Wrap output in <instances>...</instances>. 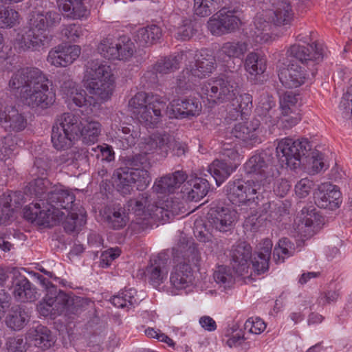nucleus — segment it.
Returning a JSON list of instances; mask_svg holds the SVG:
<instances>
[{
    "mask_svg": "<svg viewBox=\"0 0 352 352\" xmlns=\"http://www.w3.org/2000/svg\"><path fill=\"white\" fill-rule=\"evenodd\" d=\"M235 169V165L231 162H225V159L215 160L209 165L208 171L220 186Z\"/></svg>",
    "mask_w": 352,
    "mask_h": 352,
    "instance_id": "40",
    "label": "nucleus"
},
{
    "mask_svg": "<svg viewBox=\"0 0 352 352\" xmlns=\"http://www.w3.org/2000/svg\"><path fill=\"white\" fill-rule=\"evenodd\" d=\"M20 192H5L0 195V224L6 223L12 217L14 209L21 206Z\"/></svg>",
    "mask_w": 352,
    "mask_h": 352,
    "instance_id": "28",
    "label": "nucleus"
},
{
    "mask_svg": "<svg viewBox=\"0 0 352 352\" xmlns=\"http://www.w3.org/2000/svg\"><path fill=\"white\" fill-rule=\"evenodd\" d=\"M272 8L266 14L277 26L290 25L294 12L289 0H270Z\"/></svg>",
    "mask_w": 352,
    "mask_h": 352,
    "instance_id": "22",
    "label": "nucleus"
},
{
    "mask_svg": "<svg viewBox=\"0 0 352 352\" xmlns=\"http://www.w3.org/2000/svg\"><path fill=\"white\" fill-rule=\"evenodd\" d=\"M79 213L69 210L68 215L63 223V227L67 232H73L80 230L86 223V212L84 209H79Z\"/></svg>",
    "mask_w": 352,
    "mask_h": 352,
    "instance_id": "50",
    "label": "nucleus"
},
{
    "mask_svg": "<svg viewBox=\"0 0 352 352\" xmlns=\"http://www.w3.org/2000/svg\"><path fill=\"white\" fill-rule=\"evenodd\" d=\"M275 106V101L272 96L267 94H263L261 96L256 111L258 116L266 124H273L276 121Z\"/></svg>",
    "mask_w": 352,
    "mask_h": 352,
    "instance_id": "41",
    "label": "nucleus"
},
{
    "mask_svg": "<svg viewBox=\"0 0 352 352\" xmlns=\"http://www.w3.org/2000/svg\"><path fill=\"white\" fill-rule=\"evenodd\" d=\"M239 76L234 74L232 76H224L204 82L200 87V94L209 102L223 103L238 94Z\"/></svg>",
    "mask_w": 352,
    "mask_h": 352,
    "instance_id": "6",
    "label": "nucleus"
},
{
    "mask_svg": "<svg viewBox=\"0 0 352 352\" xmlns=\"http://www.w3.org/2000/svg\"><path fill=\"white\" fill-rule=\"evenodd\" d=\"M178 199L166 198L159 205L155 202L154 219L167 221L182 212L184 206Z\"/></svg>",
    "mask_w": 352,
    "mask_h": 352,
    "instance_id": "30",
    "label": "nucleus"
},
{
    "mask_svg": "<svg viewBox=\"0 0 352 352\" xmlns=\"http://www.w3.org/2000/svg\"><path fill=\"white\" fill-rule=\"evenodd\" d=\"M245 171L254 179L270 186L279 172L273 164V157L267 151H261L252 155L244 164Z\"/></svg>",
    "mask_w": 352,
    "mask_h": 352,
    "instance_id": "8",
    "label": "nucleus"
},
{
    "mask_svg": "<svg viewBox=\"0 0 352 352\" xmlns=\"http://www.w3.org/2000/svg\"><path fill=\"white\" fill-rule=\"evenodd\" d=\"M51 140L56 150H65L69 148L74 141L56 122L52 129Z\"/></svg>",
    "mask_w": 352,
    "mask_h": 352,
    "instance_id": "48",
    "label": "nucleus"
},
{
    "mask_svg": "<svg viewBox=\"0 0 352 352\" xmlns=\"http://www.w3.org/2000/svg\"><path fill=\"white\" fill-rule=\"evenodd\" d=\"M248 51V44L245 41H233L223 44L218 52L224 58L234 57L241 59Z\"/></svg>",
    "mask_w": 352,
    "mask_h": 352,
    "instance_id": "44",
    "label": "nucleus"
},
{
    "mask_svg": "<svg viewBox=\"0 0 352 352\" xmlns=\"http://www.w3.org/2000/svg\"><path fill=\"white\" fill-rule=\"evenodd\" d=\"M215 68L214 56L201 50L186 63L185 68L177 76V87L179 89H191L199 79L210 76Z\"/></svg>",
    "mask_w": 352,
    "mask_h": 352,
    "instance_id": "4",
    "label": "nucleus"
},
{
    "mask_svg": "<svg viewBox=\"0 0 352 352\" xmlns=\"http://www.w3.org/2000/svg\"><path fill=\"white\" fill-rule=\"evenodd\" d=\"M83 129L80 137L82 138V142L85 144H94L98 140L100 134L101 125L97 121H94L89 118H84Z\"/></svg>",
    "mask_w": 352,
    "mask_h": 352,
    "instance_id": "45",
    "label": "nucleus"
},
{
    "mask_svg": "<svg viewBox=\"0 0 352 352\" xmlns=\"http://www.w3.org/2000/svg\"><path fill=\"white\" fill-rule=\"evenodd\" d=\"M58 6L64 14L73 19L87 18L89 14L82 0H56Z\"/></svg>",
    "mask_w": 352,
    "mask_h": 352,
    "instance_id": "35",
    "label": "nucleus"
},
{
    "mask_svg": "<svg viewBox=\"0 0 352 352\" xmlns=\"http://www.w3.org/2000/svg\"><path fill=\"white\" fill-rule=\"evenodd\" d=\"M222 0H194V10L197 15L204 17L210 15L221 6Z\"/></svg>",
    "mask_w": 352,
    "mask_h": 352,
    "instance_id": "56",
    "label": "nucleus"
},
{
    "mask_svg": "<svg viewBox=\"0 0 352 352\" xmlns=\"http://www.w3.org/2000/svg\"><path fill=\"white\" fill-rule=\"evenodd\" d=\"M245 69L251 75H259L266 69V60L255 52L248 54L245 61Z\"/></svg>",
    "mask_w": 352,
    "mask_h": 352,
    "instance_id": "51",
    "label": "nucleus"
},
{
    "mask_svg": "<svg viewBox=\"0 0 352 352\" xmlns=\"http://www.w3.org/2000/svg\"><path fill=\"white\" fill-rule=\"evenodd\" d=\"M188 175L183 170H176L157 179L153 190L157 194H172L187 179Z\"/></svg>",
    "mask_w": 352,
    "mask_h": 352,
    "instance_id": "24",
    "label": "nucleus"
},
{
    "mask_svg": "<svg viewBox=\"0 0 352 352\" xmlns=\"http://www.w3.org/2000/svg\"><path fill=\"white\" fill-rule=\"evenodd\" d=\"M8 352H26L27 342L21 336L10 337L6 342Z\"/></svg>",
    "mask_w": 352,
    "mask_h": 352,
    "instance_id": "64",
    "label": "nucleus"
},
{
    "mask_svg": "<svg viewBox=\"0 0 352 352\" xmlns=\"http://www.w3.org/2000/svg\"><path fill=\"white\" fill-rule=\"evenodd\" d=\"M112 182L118 191L123 195L129 194L132 185L136 184L138 190H144L150 184L149 173L144 168L131 169L123 167L116 169L112 175Z\"/></svg>",
    "mask_w": 352,
    "mask_h": 352,
    "instance_id": "9",
    "label": "nucleus"
},
{
    "mask_svg": "<svg viewBox=\"0 0 352 352\" xmlns=\"http://www.w3.org/2000/svg\"><path fill=\"white\" fill-rule=\"evenodd\" d=\"M60 14L56 11L33 12L28 21V29L16 38L19 52L34 51L48 45L50 41L47 30L58 25Z\"/></svg>",
    "mask_w": 352,
    "mask_h": 352,
    "instance_id": "2",
    "label": "nucleus"
},
{
    "mask_svg": "<svg viewBox=\"0 0 352 352\" xmlns=\"http://www.w3.org/2000/svg\"><path fill=\"white\" fill-rule=\"evenodd\" d=\"M19 14L14 9L0 7V28H11L19 23Z\"/></svg>",
    "mask_w": 352,
    "mask_h": 352,
    "instance_id": "57",
    "label": "nucleus"
},
{
    "mask_svg": "<svg viewBox=\"0 0 352 352\" xmlns=\"http://www.w3.org/2000/svg\"><path fill=\"white\" fill-rule=\"evenodd\" d=\"M298 98L292 91H287L280 98L282 113L290 114L294 112Z\"/></svg>",
    "mask_w": 352,
    "mask_h": 352,
    "instance_id": "61",
    "label": "nucleus"
},
{
    "mask_svg": "<svg viewBox=\"0 0 352 352\" xmlns=\"http://www.w3.org/2000/svg\"><path fill=\"white\" fill-rule=\"evenodd\" d=\"M235 58L234 57H230V58H224L221 56V54H217V60L219 63L222 64V65L226 68V74H224V76H232L234 74H236L239 76V82L241 80V75L239 72L241 67V61L237 60L235 61Z\"/></svg>",
    "mask_w": 352,
    "mask_h": 352,
    "instance_id": "58",
    "label": "nucleus"
},
{
    "mask_svg": "<svg viewBox=\"0 0 352 352\" xmlns=\"http://www.w3.org/2000/svg\"><path fill=\"white\" fill-rule=\"evenodd\" d=\"M208 222L219 232L231 230L236 221V212L227 206H214L208 212Z\"/></svg>",
    "mask_w": 352,
    "mask_h": 352,
    "instance_id": "16",
    "label": "nucleus"
},
{
    "mask_svg": "<svg viewBox=\"0 0 352 352\" xmlns=\"http://www.w3.org/2000/svg\"><path fill=\"white\" fill-rule=\"evenodd\" d=\"M311 149L307 139H292L285 138L280 140L276 146V155L280 162L291 169L300 166L301 159Z\"/></svg>",
    "mask_w": 352,
    "mask_h": 352,
    "instance_id": "7",
    "label": "nucleus"
},
{
    "mask_svg": "<svg viewBox=\"0 0 352 352\" xmlns=\"http://www.w3.org/2000/svg\"><path fill=\"white\" fill-rule=\"evenodd\" d=\"M295 251L294 243L288 238L279 239L273 250V260L276 263H283L285 258L293 255Z\"/></svg>",
    "mask_w": 352,
    "mask_h": 352,
    "instance_id": "46",
    "label": "nucleus"
},
{
    "mask_svg": "<svg viewBox=\"0 0 352 352\" xmlns=\"http://www.w3.org/2000/svg\"><path fill=\"white\" fill-rule=\"evenodd\" d=\"M4 108V101L0 97V126L8 131H21L27 125V120L15 107Z\"/></svg>",
    "mask_w": 352,
    "mask_h": 352,
    "instance_id": "21",
    "label": "nucleus"
},
{
    "mask_svg": "<svg viewBox=\"0 0 352 352\" xmlns=\"http://www.w3.org/2000/svg\"><path fill=\"white\" fill-rule=\"evenodd\" d=\"M87 90L102 100L109 99L114 88V77L111 67L98 60H92L87 63Z\"/></svg>",
    "mask_w": 352,
    "mask_h": 352,
    "instance_id": "5",
    "label": "nucleus"
},
{
    "mask_svg": "<svg viewBox=\"0 0 352 352\" xmlns=\"http://www.w3.org/2000/svg\"><path fill=\"white\" fill-rule=\"evenodd\" d=\"M46 75L36 67L21 68L12 75L8 85L20 90L21 102L30 108L47 109L55 101V94L49 88Z\"/></svg>",
    "mask_w": 352,
    "mask_h": 352,
    "instance_id": "1",
    "label": "nucleus"
},
{
    "mask_svg": "<svg viewBox=\"0 0 352 352\" xmlns=\"http://www.w3.org/2000/svg\"><path fill=\"white\" fill-rule=\"evenodd\" d=\"M38 280L42 287L46 291L44 300H48L56 315H60L63 313L67 314L70 295L58 289L48 279L41 275H38Z\"/></svg>",
    "mask_w": 352,
    "mask_h": 352,
    "instance_id": "15",
    "label": "nucleus"
},
{
    "mask_svg": "<svg viewBox=\"0 0 352 352\" xmlns=\"http://www.w3.org/2000/svg\"><path fill=\"white\" fill-rule=\"evenodd\" d=\"M316 208L314 206L305 207L301 210L302 225L305 227L311 228L318 226L320 223V216L316 212Z\"/></svg>",
    "mask_w": 352,
    "mask_h": 352,
    "instance_id": "60",
    "label": "nucleus"
},
{
    "mask_svg": "<svg viewBox=\"0 0 352 352\" xmlns=\"http://www.w3.org/2000/svg\"><path fill=\"white\" fill-rule=\"evenodd\" d=\"M84 118H80L77 115L71 113H65L60 115L56 122L61 126L63 131H65L73 139L80 138L83 129Z\"/></svg>",
    "mask_w": 352,
    "mask_h": 352,
    "instance_id": "31",
    "label": "nucleus"
},
{
    "mask_svg": "<svg viewBox=\"0 0 352 352\" xmlns=\"http://www.w3.org/2000/svg\"><path fill=\"white\" fill-rule=\"evenodd\" d=\"M174 137L168 133H156L153 134L146 142L144 150L146 153L158 151L159 154L166 157L171 149Z\"/></svg>",
    "mask_w": 352,
    "mask_h": 352,
    "instance_id": "27",
    "label": "nucleus"
},
{
    "mask_svg": "<svg viewBox=\"0 0 352 352\" xmlns=\"http://www.w3.org/2000/svg\"><path fill=\"white\" fill-rule=\"evenodd\" d=\"M278 75L282 85L288 89L300 87L305 82L307 76L304 69L295 64L280 69Z\"/></svg>",
    "mask_w": 352,
    "mask_h": 352,
    "instance_id": "26",
    "label": "nucleus"
},
{
    "mask_svg": "<svg viewBox=\"0 0 352 352\" xmlns=\"http://www.w3.org/2000/svg\"><path fill=\"white\" fill-rule=\"evenodd\" d=\"M339 109L344 118H349L352 120V84L344 94L340 102Z\"/></svg>",
    "mask_w": 352,
    "mask_h": 352,
    "instance_id": "62",
    "label": "nucleus"
},
{
    "mask_svg": "<svg viewBox=\"0 0 352 352\" xmlns=\"http://www.w3.org/2000/svg\"><path fill=\"white\" fill-rule=\"evenodd\" d=\"M184 188L183 192L186 194L187 199L190 201H198L207 195L210 185L207 179L196 177L193 180L188 181Z\"/></svg>",
    "mask_w": 352,
    "mask_h": 352,
    "instance_id": "37",
    "label": "nucleus"
},
{
    "mask_svg": "<svg viewBox=\"0 0 352 352\" xmlns=\"http://www.w3.org/2000/svg\"><path fill=\"white\" fill-rule=\"evenodd\" d=\"M287 57H291L305 65L311 69L314 76L316 73V69L314 68L323 59L322 49L317 44L307 46L299 44H294L289 47L286 53Z\"/></svg>",
    "mask_w": 352,
    "mask_h": 352,
    "instance_id": "12",
    "label": "nucleus"
},
{
    "mask_svg": "<svg viewBox=\"0 0 352 352\" xmlns=\"http://www.w3.org/2000/svg\"><path fill=\"white\" fill-rule=\"evenodd\" d=\"M166 101L162 96L151 94L148 98V104L137 111L135 115L140 123L146 127L154 128L160 121L162 111L166 107Z\"/></svg>",
    "mask_w": 352,
    "mask_h": 352,
    "instance_id": "13",
    "label": "nucleus"
},
{
    "mask_svg": "<svg viewBox=\"0 0 352 352\" xmlns=\"http://www.w3.org/2000/svg\"><path fill=\"white\" fill-rule=\"evenodd\" d=\"M75 196L62 186H54L48 192L44 208L40 203H32L25 208L24 217L28 220L36 221L39 225L50 223V219L62 217L65 214L60 209L73 210Z\"/></svg>",
    "mask_w": 352,
    "mask_h": 352,
    "instance_id": "3",
    "label": "nucleus"
},
{
    "mask_svg": "<svg viewBox=\"0 0 352 352\" xmlns=\"http://www.w3.org/2000/svg\"><path fill=\"white\" fill-rule=\"evenodd\" d=\"M97 50L102 57L109 60H127L133 54L134 45L125 36L116 39L108 35L100 41Z\"/></svg>",
    "mask_w": 352,
    "mask_h": 352,
    "instance_id": "10",
    "label": "nucleus"
},
{
    "mask_svg": "<svg viewBox=\"0 0 352 352\" xmlns=\"http://www.w3.org/2000/svg\"><path fill=\"white\" fill-rule=\"evenodd\" d=\"M341 193L339 188L331 183H324L319 186L314 192L316 204L322 208L333 210L338 208L341 203Z\"/></svg>",
    "mask_w": 352,
    "mask_h": 352,
    "instance_id": "19",
    "label": "nucleus"
},
{
    "mask_svg": "<svg viewBox=\"0 0 352 352\" xmlns=\"http://www.w3.org/2000/svg\"><path fill=\"white\" fill-rule=\"evenodd\" d=\"M226 192L228 199L235 205L245 204V194L242 180L236 179L228 182L226 186Z\"/></svg>",
    "mask_w": 352,
    "mask_h": 352,
    "instance_id": "53",
    "label": "nucleus"
},
{
    "mask_svg": "<svg viewBox=\"0 0 352 352\" xmlns=\"http://www.w3.org/2000/svg\"><path fill=\"white\" fill-rule=\"evenodd\" d=\"M60 33L69 41L76 42L82 35V30L80 25L71 23L63 25Z\"/></svg>",
    "mask_w": 352,
    "mask_h": 352,
    "instance_id": "63",
    "label": "nucleus"
},
{
    "mask_svg": "<svg viewBox=\"0 0 352 352\" xmlns=\"http://www.w3.org/2000/svg\"><path fill=\"white\" fill-rule=\"evenodd\" d=\"M260 120L256 118L250 122L238 123L231 131L232 136L239 140L247 146H253L261 142L258 138Z\"/></svg>",
    "mask_w": 352,
    "mask_h": 352,
    "instance_id": "23",
    "label": "nucleus"
},
{
    "mask_svg": "<svg viewBox=\"0 0 352 352\" xmlns=\"http://www.w3.org/2000/svg\"><path fill=\"white\" fill-rule=\"evenodd\" d=\"M242 186L245 194V205L250 207L252 205L253 199H256L254 195L263 194L270 186H263L261 182H258L256 179H252L246 182L242 180Z\"/></svg>",
    "mask_w": 352,
    "mask_h": 352,
    "instance_id": "47",
    "label": "nucleus"
},
{
    "mask_svg": "<svg viewBox=\"0 0 352 352\" xmlns=\"http://www.w3.org/2000/svg\"><path fill=\"white\" fill-rule=\"evenodd\" d=\"M183 54L170 56L159 60L153 66V69L160 74H168L177 70L182 59Z\"/></svg>",
    "mask_w": 352,
    "mask_h": 352,
    "instance_id": "52",
    "label": "nucleus"
},
{
    "mask_svg": "<svg viewBox=\"0 0 352 352\" xmlns=\"http://www.w3.org/2000/svg\"><path fill=\"white\" fill-rule=\"evenodd\" d=\"M13 288V295L18 301L33 302L37 299L36 288L25 276L17 278L14 281Z\"/></svg>",
    "mask_w": 352,
    "mask_h": 352,
    "instance_id": "33",
    "label": "nucleus"
},
{
    "mask_svg": "<svg viewBox=\"0 0 352 352\" xmlns=\"http://www.w3.org/2000/svg\"><path fill=\"white\" fill-rule=\"evenodd\" d=\"M28 336L33 344L42 350L49 349L56 342L51 331L47 327L41 324L31 329Z\"/></svg>",
    "mask_w": 352,
    "mask_h": 352,
    "instance_id": "34",
    "label": "nucleus"
},
{
    "mask_svg": "<svg viewBox=\"0 0 352 352\" xmlns=\"http://www.w3.org/2000/svg\"><path fill=\"white\" fill-rule=\"evenodd\" d=\"M128 210L135 215L140 217L131 224L132 228L140 231L144 230L147 222V217L154 218L155 201L148 192L140 194L136 198L131 199L127 202Z\"/></svg>",
    "mask_w": 352,
    "mask_h": 352,
    "instance_id": "11",
    "label": "nucleus"
},
{
    "mask_svg": "<svg viewBox=\"0 0 352 352\" xmlns=\"http://www.w3.org/2000/svg\"><path fill=\"white\" fill-rule=\"evenodd\" d=\"M94 305V302L88 298L70 296L67 315L80 314L82 311L93 307Z\"/></svg>",
    "mask_w": 352,
    "mask_h": 352,
    "instance_id": "55",
    "label": "nucleus"
},
{
    "mask_svg": "<svg viewBox=\"0 0 352 352\" xmlns=\"http://www.w3.org/2000/svg\"><path fill=\"white\" fill-rule=\"evenodd\" d=\"M271 24L260 16H256L250 31V36L256 43L267 42L271 38Z\"/></svg>",
    "mask_w": 352,
    "mask_h": 352,
    "instance_id": "43",
    "label": "nucleus"
},
{
    "mask_svg": "<svg viewBox=\"0 0 352 352\" xmlns=\"http://www.w3.org/2000/svg\"><path fill=\"white\" fill-rule=\"evenodd\" d=\"M231 265L238 274L248 272V263L252 257V247L245 241L236 243L231 251Z\"/></svg>",
    "mask_w": 352,
    "mask_h": 352,
    "instance_id": "25",
    "label": "nucleus"
},
{
    "mask_svg": "<svg viewBox=\"0 0 352 352\" xmlns=\"http://www.w3.org/2000/svg\"><path fill=\"white\" fill-rule=\"evenodd\" d=\"M126 217L121 208L113 209L107 217L108 226L113 229L118 230L123 228L126 223Z\"/></svg>",
    "mask_w": 352,
    "mask_h": 352,
    "instance_id": "59",
    "label": "nucleus"
},
{
    "mask_svg": "<svg viewBox=\"0 0 352 352\" xmlns=\"http://www.w3.org/2000/svg\"><path fill=\"white\" fill-rule=\"evenodd\" d=\"M201 104L198 99L189 97L174 100L166 107V113L170 118H185L199 116Z\"/></svg>",
    "mask_w": 352,
    "mask_h": 352,
    "instance_id": "17",
    "label": "nucleus"
},
{
    "mask_svg": "<svg viewBox=\"0 0 352 352\" xmlns=\"http://www.w3.org/2000/svg\"><path fill=\"white\" fill-rule=\"evenodd\" d=\"M80 50L78 45H59L49 52L47 60L56 67H67L79 56Z\"/></svg>",
    "mask_w": 352,
    "mask_h": 352,
    "instance_id": "20",
    "label": "nucleus"
},
{
    "mask_svg": "<svg viewBox=\"0 0 352 352\" xmlns=\"http://www.w3.org/2000/svg\"><path fill=\"white\" fill-rule=\"evenodd\" d=\"M51 185L52 183L47 178L38 177L29 184L26 190V194L29 193L31 195H34L38 199L35 203H40L41 208H44L45 198L47 197L49 191L53 187Z\"/></svg>",
    "mask_w": 352,
    "mask_h": 352,
    "instance_id": "39",
    "label": "nucleus"
},
{
    "mask_svg": "<svg viewBox=\"0 0 352 352\" xmlns=\"http://www.w3.org/2000/svg\"><path fill=\"white\" fill-rule=\"evenodd\" d=\"M162 36L161 28L157 25H151L138 30L135 41L142 47L157 43Z\"/></svg>",
    "mask_w": 352,
    "mask_h": 352,
    "instance_id": "42",
    "label": "nucleus"
},
{
    "mask_svg": "<svg viewBox=\"0 0 352 352\" xmlns=\"http://www.w3.org/2000/svg\"><path fill=\"white\" fill-rule=\"evenodd\" d=\"M229 102L232 109L241 116L248 114L252 107V97L249 94L239 95L238 93Z\"/></svg>",
    "mask_w": 352,
    "mask_h": 352,
    "instance_id": "54",
    "label": "nucleus"
},
{
    "mask_svg": "<svg viewBox=\"0 0 352 352\" xmlns=\"http://www.w3.org/2000/svg\"><path fill=\"white\" fill-rule=\"evenodd\" d=\"M61 89L68 99L76 107L84 108L87 114L93 112V109L98 104L94 96H88L83 89H78L75 87V82L69 80L61 85Z\"/></svg>",
    "mask_w": 352,
    "mask_h": 352,
    "instance_id": "18",
    "label": "nucleus"
},
{
    "mask_svg": "<svg viewBox=\"0 0 352 352\" xmlns=\"http://www.w3.org/2000/svg\"><path fill=\"white\" fill-rule=\"evenodd\" d=\"M29 320L28 310L24 306L16 305L9 310L6 318V323L10 329L19 331L28 324Z\"/></svg>",
    "mask_w": 352,
    "mask_h": 352,
    "instance_id": "36",
    "label": "nucleus"
},
{
    "mask_svg": "<svg viewBox=\"0 0 352 352\" xmlns=\"http://www.w3.org/2000/svg\"><path fill=\"white\" fill-rule=\"evenodd\" d=\"M170 280L177 289L188 287L192 281V271L190 264L186 261L178 263L171 273Z\"/></svg>",
    "mask_w": 352,
    "mask_h": 352,
    "instance_id": "32",
    "label": "nucleus"
},
{
    "mask_svg": "<svg viewBox=\"0 0 352 352\" xmlns=\"http://www.w3.org/2000/svg\"><path fill=\"white\" fill-rule=\"evenodd\" d=\"M272 246V241L268 238L263 239L258 244L256 256H254L252 261L254 270L258 274L264 273L268 270Z\"/></svg>",
    "mask_w": 352,
    "mask_h": 352,
    "instance_id": "29",
    "label": "nucleus"
},
{
    "mask_svg": "<svg viewBox=\"0 0 352 352\" xmlns=\"http://www.w3.org/2000/svg\"><path fill=\"white\" fill-rule=\"evenodd\" d=\"M240 19L232 11L222 9L208 21V28L212 35L221 36L239 28Z\"/></svg>",
    "mask_w": 352,
    "mask_h": 352,
    "instance_id": "14",
    "label": "nucleus"
},
{
    "mask_svg": "<svg viewBox=\"0 0 352 352\" xmlns=\"http://www.w3.org/2000/svg\"><path fill=\"white\" fill-rule=\"evenodd\" d=\"M135 294L136 290L133 288L125 289L113 296L111 302L115 307L129 309L138 303Z\"/></svg>",
    "mask_w": 352,
    "mask_h": 352,
    "instance_id": "49",
    "label": "nucleus"
},
{
    "mask_svg": "<svg viewBox=\"0 0 352 352\" xmlns=\"http://www.w3.org/2000/svg\"><path fill=\"white\" fill-rule=\"evenodd\" d=\"M164 255L159 254L151 260V264L146 268V273L150 283L153 285H159L166 277L168 270L166 267L167 259Z\"/></svg>",
    "mask_w": 352,
    "mask_h": 352,
    "instance_id": "38",
    "label": "nucleus"
}]
</instances>
